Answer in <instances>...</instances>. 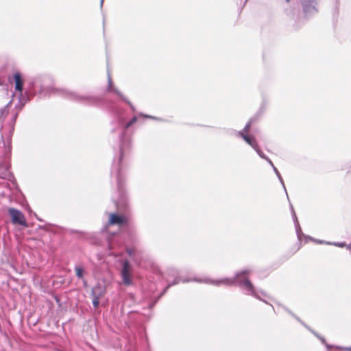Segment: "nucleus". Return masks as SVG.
Segmentation results:
<instances>
[{"mask_svg": "<svg viewBox=\"0 0 351 351\" xmlns=\"http://www.w3.org/2000/svg\"><path fill=\"white\" fill-rule=\"evenodd\" d=\"M138 116H134L130 121L125 122L122 114H118L117 123L121 129L120 145L118 155L114 156L112 169L111 176L114 177L117 181L118 198L115 204L119 209H125L128 206V197L124 189L127 160L132 148L131 138L126 134V130L132 127L138 120Z\"/></svg>", "mask_w": 351, "mask_h": 351, "instance_id": "1", "label": "nucleus"}, {"mask_svg": "<svg viewBox=\"0 0 351 351\" xmlns=\"http://www.w3.org/2000/svg\"><path fill=\"white\" fill-rule=\"evenodd\" d=\"M30 90L39 88L38 94L42 97H47L51 94L61 95L69 99L83 102L89 105L99 104L101 99L93 95H80L65 88H58L55 86L53 77L49 74H40L36 76L30 82Z\"/></svg>", "mask_w": 351, "mask_h": 351, "instance_id": "2", "label": "nucleus"}, {"mask_svg": "<svg viewBox=\"0 0 351 351\" xmlns=\"http://www.w3.org/2000/svg\"><path fill=\"white\" fill-rule=\"evenodd\" d=\"M251 272L252 270L250 269H244L237 272L235 274L234 277L233 278H224L219 280H213L206 277L202 278H194L193 279H181L180 277H176L174 278L173 281L171 283H169L165 291L171 286L176 285L179 283L180 281L182 282H189L191 281H194L200 283L213 285L215 286H220L221 285L228 286L237 285L245 293V294L252 295L261 301H263L265 303H267L266 301L260 298L258 293L256 290L253 284L250 280L249 276L251 274Z\"/></svg>", "mask_w": 351, "mask_h": 351, "instance_id": "3", "label": "nucleus"}, {"mask_svg": "<svg viewBox=\"0 0 351 351\" xmlns=\"http://www.w3.org/2000/svg\"><path fill=\"white\" fill-rule=\"evenodd\" d=\"M120 274L122 282L125 286L128 287L133 285V267L128 260L121 262Z\"/></svg>", "mask_w": 351, "mask_h": 351, "instance_id": "4", "label": "nucleus"}, {"mask_svg": "<svg viewBox=\"0 0 351 351\" xmlns=\"http://www.w3.org/2000/svg\"><path fill=\"white\" fill-rule=\"evenodd\" d=\"M8 213L11 217L12 223L27 227L25 217L20 210L14 208H10L8 209Z\"/></svg>", "mask_w": 351, "mask_h": 351, "instance_id": "5", "label": "nucleus"}, {"mask_svg": "<svg viewBox=\"0 0 351 351\" xmlns=\"http://www.w3.org/2000/svg\"><path fill=\"white\" fill-rule=\"evenodd\" d=\"M127 219L123 215H120L116 213H110L109 215V220L108 223L105 226V228L107 230L112 226L116 225L119 227L125 224Z\"/></svg>", "mask_w": 351, "mask_h": 351, "instance_id": "6", "label": "nucleus"}, {"mask_svg": "<svg viewBox=\"0 0 351 351\" xmlns=\"http://www.w3.org/2000/svg\"><path fill=\"white\" fill-rule=\"evenodd\" d=\"M253 121V119H250L249 121L246 123L244 128L237 133V136L242 138L248 145L256 141V138L254 137V136H250L248 134L250 128Z\"/></svg>", "mask_w": 351, "mask_h": 351, "instance_id": "7", "label": "nucleus"}, {"mask_svg": "<svg viewBox=\"0 0 351 351\" xmlns=\"http://www.w3.org/2000/svg\"><path fill=\"white\" fill-rule=\"evenodd\" d=\"M318 0H301L304 12L306 14H311L317 11L316 5Z\"/></svg>", "mask_w": 351, "mask_h": 351, "instance_id": "8", "label": "nucleus"}, {"mask_svg": "<svg viewBox=\"0 0 351 351\" xmlns=\"http://www.w3.org/2000/svg\"><path fill=\"white\" fill-rule=\"evenodd\" d=\"M107 90L109 91V92H113L114 93H116L123 101H124L125 102H126L131 108V109L133 110V111H135V108L134 106L130 103V101L129 100H128L125 97L124 95L115 87L113 86L112 85V79H111V77L110 76V75L108 74V88H107Z\"/></svg>", "mask_w": 351, "mask_h": 351, "instance_id": "9", "label": "nucleus"}, {"mask_svg": "<svg viewBox=\"0 0 351 351\" xmlns=\"http://www.w3.org/2000/svg\"><path fill=\"white\" fill-rule=\"evenodd\" d=\"M13 77L15 82V90L19 92L21 95L23 89V80H22L21 75L17 72L14 74Z\"/></svg>", "mask_w": 351, "mask_h": 351, "instance_id": "10", "label": "nucleus"}, {"mask_svg": "<svg viewBox=\"0 0 351 351\" xmlns=\"http://www.w3.org/2000/svg\"><path fill=\"white\" fill-rule=\"evenodd\" d=\"M106 293V289L104 286L100 284L96 285L93 287L91 290V295L92 297H97L101 298Z\"/></svg>", "mask_w": 351, "mask_h": 351, "instance_id": "11", "label": "nucleus"}, {"mask_svg": "<svg viewBox=\"0 0 351 351\" xmlns=\"http://www.w3.org/2000/svg\"><path fill=\"white\" fill-rule=\"evenodd\" d=\"M249 145H250L255 151L258 154V155L263 159H265L267 156H266V155L263 152L262 150H261V149L259 148V146L258 145V143L256 141H254V142L251 143L249 144Z\"/></svg>", "mask_w": 351, "mask_h": 351, "instance_id": "12", "label": "nucleus"}, {"mask_svg": "<svg viewBox=\"0 0 351 351\" xmlns=\"http://www.w3.org/2000/svg\"><path fill=\"white\" fill-rule=\"evenodd\" d=\"M291 210H292V213H293V219H294V221H295V228H296L297 234H298V237H300V233L301 232V229L300 228L299 223H298V221L297 219L296 215H295V213L294 212V210L293 208L292 205H291Z\"/></svg>", "mask_w": 351, "mask_h": 351, "instance_id": "13", "label": "nucleus"}, {"mask_svg": "<svg viewBox=\"0 0 351 351\" xmlns=\"http://www.w3.org/2000/svg\"><path fill=\"white\" fill-rule=\"evenodd\" d=\"M272 168H273L274 171L275 172L276 175L277 176L278 178L279 179L280 183L282 184V185L286 192L287 196L288 197V194L286 191V188H285L282 178L281 177L280 172L278 171V170L277 169V168L275 166L272 167Z\"/></svg>", "mask_w": 351, "mask_h": 351, "instance_id": "14", "label": "nucleus"}, {"mask_svg": "<svg viewBox=\"0 0 351 351\" xmlns=\"http://www.w3.org/2000/svg\"><path fill=\"white\" fill-rule=\"evenodd\" d=\"M75 272H76V276L79 278L83 279V272H84L83 269L81 267H80V266H75Z\"/></svg>", "mask_w": 351, "mask_h": 351, "instance_id": "15", "label": "nucleus"}, {"mask_svg": "<svg viewBox=\"0 0 351 351\" xmlns=\"http://www.w3.org/2000/svg\"><path fill=\"white\" fill-rule=\"evenodd\" d=\"M138 117H144V118H148V119H151L156 120V121H161V119H160L158 117L151 116V115H148V114H143V113H139Z\"/></svg>", "mask_w": 351, "mask_h": 351, "instance_id": "16", "label": "nucleus"}, {"mask_svg": "<svg viewBox=\"0 0 351 351\" xmlns=\"http://www.w3.org/2000/svg\"><path fill=\"white\" fill-rule=\"evenodd\" d=\"M99 298L93 297V305L95 308H97L99 306Z\"/></svg>", "mask_w": 351, "mask_h": 351, "instance_id": "17", "label": "nucleus"}, {"mask_svg": "<svg viewBox=\"0 0 351 351\" xmlns=\"http://www.w3.org/2000/svg\"><path fill=\"white\" fill-rule=\"evenodd\" d=\"M304 326L308 328L311 332H313L317 338H319L322 342L323 343H326V341H325V339L324 337L319 336V335H317L315 332H314L313 330H312L311 329H310L306 325L304 324Z\"/></svg>", "mask_w": 351, "mask_h": 351, "instance_id": "18", "label": "nucleus"}, {"mask_svg": "<svg viewBox=\"0 0 351 351\" xmlns=\"http://www.w3.org/2000/svg\"><path fill=\"white\" fill-rule=\"evenodd\" d=\"M127 252H128V255H129L131 258H134V255H135V250H134V249L128 248V249H127Z\"/></svg>", "mask_w": 351, "mask_h": 351, "instance_id": "19", "label": "nucleus"}, {"mask_svg": "<svg viewBox=\"0 0 351 351\" xmlns=\"http://www.w3.org/2000/svg\"><path fill=\"white\" fill-rule=\"evenodd\" d=\"M285 311H287L288 313L291 315L294 318H295L299 322H300L301 324H302L304 326V324L301 321V319L297 317L295 315H294L292 312H291L290 311H288L287 308H285Z\"/></svg>", "mask_w": 351, "mask_h": 351, "instance_id": "20", "label": "nucleus"}, {"mask_svg": "<svg viewBox=\"0 0 351 351\" xmlns=\"http://www.w3.org/2000/svg\"><path fill=\"white\" fill-rule=\"evenodd\" d=\"M331 245H334L339 247H343L346 246V243H344V242L332 243Z\"/></svg>", "mask_w": 351, "mask_h": 351, "instance_id": "21", "label": "nucleus"}, {"mask_svg": "<svg viewBox=\"0 0 351 351\" xmlns=\"http://www.w3.org/2000/svg\"><path fill=\"white\" fill-rule=\"evenodd\" d=\"M315 242L317 243H319V244H327V245H331L332 244L331 242H326V241H322V240H316Z\"/></svg>", "mask_w": 351, "mask_h": 351, "instance_id": "22", "label": "nucleus"}, {"mask_svg": "<svg viewBox=\"0 0 351 351\" xmlns=\"http://www.w3.org/2000/svg\"><path fill=\"white\" fill-rule=\"evenodd\" d=\"M265 160L268 162V164L271 165V167L274 166L272 161L268 157H267Z\"/></svg>", "mask_w": 351, "mask_h": 351, "instance_id": "23", "label": "nucleus"}, {"mask_svg": "<svg viewBox=\"0 0 351 351\" xmlns=\"http://www.w3.org/2000/svg\"><path fill=\"white\" fill-rule=\"evenodd\" d=\"M265 160L268 162V164L271 165V167L274 166L272 161L268 157H267Z\"/></svg>", "mask_w": 351, "mask_h": 351, "instance_id": "24", "label": "nucleus"}, {"mask_svg": "<svg viewBox=\"0 0 351 351\" xmlns=\"http://www.w3.org/2000/svg\"><path fill=\"white\" fill-rule=\"evenodd\" d=\"M342 349L344 350H347V351H351V347H346V348H343Z\"/></svg>", "mask_w": 351, "mask_h": 351, "instance_id": "25", "label": "nucleus"}, {"mask_svg": "<svg viewBox=\"0 0 351 351\" xmlns=\"http://www.w3.org/2000/svg\"><path fill=\"white\" fill-rule=\"evenodd\" d=\"M345 247H346V248H347L348 250H351V245H346V246H345Z\"/></svg>", "mask_w": 351, "mask_h": 351, "instance_id": "26", "label": "nucleus"}, {"mask_svg": "<svg viewBox=\"0 0 351 351\" xmlns=\"http://www.w3.org/2000/svg\"><path fill=\"white\" fill-rule=\"evenodd\" d=\"M82 280H83V284H84V287H86V286H87V282H86V280H84V279H82Z\"/></svg>", "mask_w": 351, "mask_h": 351, "instance_id": "27", "label": "nucleus"}, {"mask_svg": "<svg viewBox=\"0 0 351 351\" xmlns=\"http://www.w3.org/2000/svg\"><path fill=\"white\" fill-rule=\"evenodd\" d=\"M108 246H109L110 250H112V243H111V242H109V243H108Z\"/></svg>", "mask_w": 351, "mask_h": 351, "instance_id": "28", "label": "nucleus"}, {"mask_svg": "<svg viewBox=\"0 0 351 351\" xmlns=\"http://www.w3.org/2000/svg\"><path fill=\"white\" fill-rule=\"evenodd\" d=\"M109 228H108L107 229V230H106V229L104 228V230H105V231H106V232H110V230H109ZM111 234H113V232H111Z\"/></svg>", "mask_w": 351, "mask_h": 351, "instance_id": "29", "label": "nucleus"}, {"mask_svg": "<svg viewBox=\"0 0 351 351\" xmlns=\"http://www.w3.org/2000/svg\"><path fill=\"white\" fill-rule=\"evenodd\" d=\"M260 293H261L263 295L266 296V294H265V292H263V291H260Z\"/></svg>", "mask_w": 351, "mask_h": 351, "instance_id": "30", "label": "nucleus"}, {"mask_svg": "<svg viewBox=\"0 0 351 351\" xmlns=\"http://www.w3.org/2000/svg\"><path fill=\"white\" fill-rule=\"evenodd\" d=\"M112 254H113L115 256H117V254L116 253H114V252H112Z\"/></svg>", "mask_w": 351, "mask_h": 351, "instance_id": "31", "label": "nucleus"}, {"mask_svg": "<svg viewBox=\"0 0 351 351\" xmlns=\"http://www.w3.org/2000/svg\"><path fill=\"white\" fill-rule=\"evenodd\" d=\"M104 0H101V5H102Z\"/></svg>", "mask_w": 351, "mask_h": 351, "instance_id": "32", "label": "nucleus"}, {"mask_svg": "<svg viewBox=\"0 0 351 351\" xmlns=\"http://www.w3.org/2000/svg\"><path fill=\"white\" fill-rule=\"evenodd\" d=\"M290 0H286L287 2H289Z\"/></svg>", "mask_w": 351, "mask_h": 351, "instance_id": "33", "label": "nucleus"}]
</instances>
